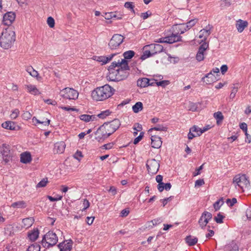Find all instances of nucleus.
<instances>
[{"instance_id": "obj_47", "label": "nucleus", "mask_w": 251, "mask_h": 251, "mask_svg": "<svg viewBox=\"0 0 251 251\" xmlns=\"http://www.w3.org/2000/svg\"><path fill=\"white\" fill-rule=\"evenodd\" d=\"M48 182V181L47 178H44L37 184L36 187L37 188L44 187L46 186Z\"/></svg>"}, {"instance_id": "obj_41", "label": "nucleus", "mask_w": 251, "mask_h": 251, "mask_svg": "<svg viewBox=\"0 0 251 251\" xmlns=\"http://www.w3.org/2000/svg\"><path fill=\"white\" fill-rule=\"evenodd\" d=\"M40 245L37 243H35L29 246L26 251H40Z\"/></svg>"}, {"instance_id": "obj_36", "label": "nucleus", "mask_w": 251, "mask_h": 251, "mask_svg": "<svg viewBox=\"0 0 251 251\" xmlns=\"http://www.w3.org/2000/svg\"><path fill=\"white\" fill-rule=\"evenodd\" d=\"M238 87H239L238 83L234 84L233 85V86L232 87L231 92V93L230 94V96H229V98L230 99L232 100L235 98L236 94L238 91Z\"/></svg>"}, {"instance_id": "obj_62", "label": "nucleus", "mask_w": 251, "mask_h": 251, "mask_svg": "<svg viewBox=\"0 0 251 251\" xmlns=\"http://www.w3.org/2000/svg\"><path fill=\"white\" fill-rule=\"evenodd\" d=\"M151 15V13L150 11H147L145 13H142L140 16L144 20H145V19H147Z\"/></svg>"}, {"instance_id": "obj_40", "label": "nucleus", "mask_w": 251, "mask_h": 251, "mask_svg": "<svg viewBox=\"0 0 251 251\" xmlns=\"http://www.w3.org/2000/svg\"><path fill=\"white\" fill-rule=\"evenodd\" d=\"M152 55H153V54H152L151 50H146L144 51L143 54L141 55L140 58L141 60H144L147 58L148 57H149Z\"/></svg>"}, {"instance_id": "obj_28", "label": "nucleus", "mask_w": 251, "mask_h": 251, "mask_svg": "<svg viewBox=\"0 0 251 251\" xmlns=\"http://www.w3.org/2000/svg\"><path fill=\"white\" fill-rule=\"evenodd\" d=\"M149 82L150 79L146 77L141 78L137 81V85L141 88H144L149 86Z\"/></svg>"}, {"instance_id": "obj_18", "label": "nucleus", "mask_w": 251, "mask_h": 251, "mask_svg": "<svg viewBox=\"0 0 251 251\" xmlns=\"http://www.w3.org/2000/svg\"><path fill=\"white\" fill-rule=\"evenodd\" d=\"M210 33V27L209 26H206L205 29H202L200 31L199 38H203L202 42H205Z\"/></svg>"}, {"instance_id": "obj_44", "label": "nucleus", "mask_w": 251, "mask_h": 251, "mask_svg": "<svg viewBox=\"0 0 251 251\" xmlns=\"http://www.w3.org/2000/svg\"><path fill=\"white\" fill-rule=\"evenodd\" d=\"M93 117L94 118V116L87 114H83L80 116V120L87 122L92 120V119Z\"/></svg>"}, {"instance_id": "obj_16", "label": "nucleus", "mask_w": 251, "mask_h": 251, "mask_svg": "<svg viewBox=\"0 0 251 251\" xmlns=\"http://www.w3.org/2000/svg\"><path fill=\"white\" fill-rule=\"evenodd\" d=\"M149 47L150 50H151L152 54L153 55L162 52L163 50V47L162 45L159 44H151L146 46Z\"/></svg>"}, {"instance_id": "obj_53", "label": "nucleus", "mask_w": 251, "mask_h": 251, "mask_svg": "<svg viewBox=\"0 0 251 251\" xmlns=\"http://www.w3.org/2000/svg\"><path fill=\"white\" fill-rule=\"evenodd\" d=\"M22 116L23 119L27 120L31 118L32 115L28 111H24Z\"/></svg>"}, {"instance_id": "obj_43", "label": "nucleus", "mask_w": 251, "mask_h": 251, "mask_svg": "<svg viewBox=\"0 0 251 251\" xmlns=\"http://www.w3.org/2000/svg\"><path fill=\"white\" fill-rule=\"evenodd\" d=\"M111 113V112L109 110H106L101 112L98 115V117L100 119H103L107 116H109Z\"/></svg>"}, {"instance_id": "obj_56", "label": "nucleus", "mask_w": 251, "mask_h": 251, "mask_svg": "<svg viewBox=\"0 0 251 251\" xmlns=\"http://www.w3.org/2000/svg\"><path fill=\"white\" fill-rule=\"evenodd\" d=\"M198 20L197 19H194L190 20L188 22H187L186 24L188 25V27H189L190 28L194 26L195 24L197 23Z\"/></svg>"}, {"instance_id": "obj_1", "label": "nucleus", "mask_w": 251, "mask_h": 251, "mask_svg": "<svg viewBox=\"0 0 251 251\" xmlns=\"http://www.w3.org/2000/svg\"><path fill=\"white\" fill-rule=\"evenodd\" d=\"M115 89L108 84L98 87L92 91L91 96L96 101H102L111 97L114 93Z\"/></svg>"}, {"instance_id": "obj_25", "label": "nucleus", "mask_w": 251, "mask_h": 251, "mask_svg": "<svg viewBox=\"0 0 251 251\" xmlns=\"http://www.w3.org/2000/svg\"><path fill=\"white\" fill-rule=\"evenodd\" d=\"M20 160L21 162L25 164L29 163L31 161L30 153L28 152L22 153L21 154Z\"/></svg>"}, {"instance_id": "obj_21", "label": "nucleus", "mask_w": 251, "mask_h": 251, "mask_svg": "<svg viewBox=\"0 0 251 251\" xmlns=\"http://www.w3.org/2000/svg\"><path fill=\"white\" fill-rule=\"evenodd\" d=\"M151 146L153 148L158 149L162 145L161 138L157 136H152L151 137Z\"/></svg>"}, {"instance_id": "obj_61", "label": "nucleus", "mask_w": 251, "mask_h": 251, "mask_svg": "<svg viewBox=\"0 0 251 251\" xmlns=\"http://www.w3.org/2000/svg\"><path fill=\"white\" fill-rule=\"evenodd\" d=\"M240 127L241 129L243 130V131L245 132V133L248 132V126L245 123H243L240 124Z\"/></svg>"}, {"instance_id": "obj_42", "label": "nucleus", "mask_w": 251, "mask_h": 251, "mask_svg": "<svg viewBox=\"0 0 251 251\" xmlns=\"http://www.w3.org/2000/svg\"><path fill=\"white\" fill-rule=\"evenodd\" d=\"M223 203L224 201L222 198L216 201L213 204L215 211L218 210Z\"/></svg>"}, {"instance_id": "obj_5", "label": "nucleus", "mask_w": 251, "mask_h": 251, "mask_svg": "<svg viewBox=\"0 0 251 251\" xmlns=\"http://www.w3.org/2000/svg\"><path fill=\"white\" fill-rule=\"evenodd\" d=\"M59 95L64 99L75 100L78 98V93L73 88L67 87L61 90Z\"/></svg>"}, {"instance_id": "obj_2", "label": "nucleus", "mask_w": 251, "mask_h": 251, "mask_svg": "<svg viewBox=\"0 0 251 251\" xmlns=\"http://www.w3.org/2000/svg\"><path fill=\"white\" fill-rule=\"evenodd\" d=\"M16 40L15 33L11 29H5L0 37V46L4 49L11 48Z\"/></svg>"}, {"instance_id": "obj_46", "label": "nucleus", "mask_w": 251, "mask_h": 251, "mask_svg": "<svg viewBox=\"0 0 251 251\" xmlns=\"http://www.w3.org/2000/svg\"><path fill=\"white\" fill-rule=\"evenodd\" d=\"M225 218V216L222 215L220 213H219L217 216H215L214 218V220L218 224H222L223 223V219Z\"/></svg>"}, {"instance_id": "obj_6", "label": "nucleus", "mask_w": 251, "mask_h": 251, "mask_svg": "<svg viewBox=\"0 0 251 251\" xmlns=\"http://www.w3.org/2000/svg\"><path fill=\"white\" fill-rule=\"evenodd\" d=\"M117 67H118L117 61L113 62L108 68L109 73L107 75V79L112 81H119V76H118V71Z\"/></svg>"}, {"instance_id": "obj_49", "label": "nucleus", "mask_w": 251, "mask_h": 251, "mask_svg": "<svg viewBox=\"0 0 251 251\" xmlns=\"http://www.w3.org/2000/svg\"><path fill=\"white\" fill-rule=\"evenodd\" d=\"M47 24L50 27H53L55 24L54 20L53 18L51 17H48L47 19Z\"/></svg>"}, {"instance_id": "obj_23", "label": "nucleus", "mask_w": 251, "mask_h": 251, "mask_svg": "<svg viewBox=\"0 0 251 251\" xmlns=\"http://www.w3.org/2000/svg\"><path fill=\"white\" fill-rule=\"evenodd\" d=\"M202 79L206 84H210L216 80V77L211 72L202 77Z\"/></svg>"}, {"instance_id": "obj_51", "label": "nucleus", "mask_w": 251, "mask_h": 251, "mask_svg": "<svg viewBox=\"0 0 251 251\" xmlns=\"http://www.w3.org/2000/svg\"><path fill=\"white\" fill-rule=\"evenodd\" d=\"M237 202V200L235 198H232L231 200L227 199L226 201V203L231 207L234 205Z\"/></svg>"}, {"instance_id": "obj_48", "label": "nucleus", "mask_w": 251, "mask_h": 251, "mask_svg": "<svg viewBox=\"0 0 251 251\" xmlns=\"http://www.w3.org/2000/svg\"><path fill=\"white\" fill-rule=\"evenodd\" d=\"M190 131H192L193 132H195L196 135L197 136H199L200 135H197L199 134L201 131V128L199 127L196 126H193L191 128H190Z\"/></svg>"}, {"instance_id": "obj_13", "label": "nucleus", "mask_w": 251, "mask_h": 251, "mask_svg": "<svg viewBox=\"0 0 251 251\" xmlns=\"http://www.w3.org/2000/svg\"><path fill=\"white\" fill-rule=\"evenodd\" d=\"M1 153L2 156L3 161L8 163L11 159L10 154V146L8 145L3 144L1 148Z\"/></svg>"}, {"instance_id": "obj_9", "label": "nucleus", "mask_w": 251, "mask_h": 251, "mask_svg": "<svg viewBox=\"0 0 251 251\" xmlns=\"http://www.w3.org/2000/svg\"><path fill=\"white\" fill-rule=\"evenodd\" d=\"M125 37L121 34H114L110 39L108 46L111 50L117 49L123 42Z\"/></svg>"}, {"instance_id": "obj_64", "label": "nucleus", "mask_w": 251, "mask_h": 251, "mask_svg": "<svg viewBox=\"0 0 251 251\" xmlns=\"http://www.w3.org/2000/svg\"><path fill=\"white\" fill-rule=\"evenodd\" d=\"M162 222V221L161 218L155 219H154V220H152L151 221V222L152 223V224L153 226H156V225L161 223Z\"/></svg>"}, {"instance_id": "obj_31", "label": "nucleus", "mask_w": 251, "mask_h": 251, "mask_svg": "<svg viewBox=\"0 0 251 251\" xmlns=\"http://www.w3.org/2000/svg\"><path fill=\"white\" fill-rule=\"evenodd\" d=\"M185 240L186 243L190 246H194L198 242V238L192 235L187 236Z\"/></svg>"}, {"instance_id": "obj_35", "label": "nucleus", "mask_w": 251, "mask_h": 251, "mask_svg": "<svg viewBox=\"0 0 251 251\" xmlns=\"http://www.w3.org/2000/svg\"><path fill=\"white\" fill-rule=\"evenodd\" d=\"M214 117L216 120V123L218 125H220L224 120V116L221 112L218 111L214 114Z\"/></svg>"}, {"instance_id": "obj_54", "label": "nucleus", "mask_w": 251, "mask_h": 251, "mask_svg": "<svg viewBox=\"0 0 251 251\" xmlns=\"http://www.w3.org/2000/svg\"><path fill=\"white\" fill-rule=\"evenodd\" d=\"M62 196L57 195L56 197H52L50 196H48V198L51 201H58L61 200L62 199Z\"/></svg>"}, {"instance_id": "obj_15", "label": "nucleus", "mask_w": 251, "mask_h": 251, "mask_svg": "<svg viewBox=\"0 0 251 251\" xmlns=\"http://www.w3.org/2000/svg\"><path fill=\"white\" fill-rule=\"evenodd\" d=\"M15 13L12 12H7L3 16L2 23L4 25H10L15 20Z\"/></svg>"}, {"instance_id": "obj_29", "label": "nucleus", "mask_w": 251, "mask_h": 251, "mask_svg": "<svg viewBox=\"0 0 251 251\" xmlns=\"http://www.w3.org/2000/svg\"><path fill=\"white\" fill-rule=\"evenodd\" d=\"M116 55L115 53H113L109 55V56H98L97 57L96 60L99 62H102V64H105L107 63L109 61L111 60L113 57Z\"/></svg>"}, {"instance_id": "obj_37", "label": "nucleus", "mask_w": 251, "mask_h": 251, "mask_svg": "<svg viewBox=\"0 0 251 251\" xmlns=\"http://www.w3.org/2000/svg\"><path fill=\"white\" fill-rule=\"evenodd\" d=\"M142 109L143 104L141 102H137L132 106L133 111L135 113L139 112Z\"/></svg>"}, {"instance_id": "obj_14", "label": "nucleus", "mask_w": 251, "mask_h": 251, "mask_svg": "<svg viewBox=\"0 0 251 251\" xmlns=\"http://www.w3.org/2000/svg\"><path fill=\"white\" fill-rule=\"evenodd\" d=\"M208 43L203 42L199 48L198 51L196 55V59L198 61H202L204 58V52L208 48Z\"/></svg>"}, {"instance_id": "obj_57", "label": "nucleus", "mask_w": 251, "mask_h": 251, "mask_svg": "<svg viewBox=\"0 0 251 251\" xmlns=\"http://www.w3.org/2000/svg\"><path fill=\"white\" fill-rule=\"evenodd\" d=\"M189 110L192 111H195L197 110V106L196 104L193 102H189Z\"/></svg>"}, {"instance_id": "obj_34", "label": "nucleus", "mask_w": 251, "mask_h": 251, "mask_svg": "<svg viewBox=\"0 0 251 251\" xmlns=\"http://www.w3.org/2000/svg\"><path fill=\"white\" fill-rule=\"evenodd\" d=\"M26 87L28 91L31 94L36 95L40 94L39 90L37 89L35 85H27L26 86Z\"/></svg>"}, {"instance_id": "obj_55", "label": "nucleus", "mask_w": 251, "mask_h": 251, "mask_svg": "<svg viewBox=\"0 0 251 251\" xmlns=\"http://www.w3.org/2000/svg\"><path fill=\"white\" fill-rule=\"evenodd\" d=\"M144 133L143 132H141L140 133V135L137 137L136 138H135L133 143L134 144H137L138 143L141 139L143 138L144 136Z\"/></svg>"}, {"instance_id": "obj_10", "label": "nucleus", "mask_w": 251, "mask_h": 251, "mask_svg": "<svg viewBox=\"0 0 251 251\" xmlns=\"http://www.w3.org/2000/svg\"><path fill=\"white\" fill-rule=\"evenodd\" d=\"M146 166L149 173L154 175L157 173L160 165L155 159H151L148 160Z\"/></svg>"}, {"instance_id": "obj_32", "label": "nucleus", "mask_w": 251, "mask_h": 251, "mask_svg": "<svg viewBox=\"0 0 251 251\" xmlns=\"http://www.w3.org/2000/svg\"><path fill=\"white\" fill-rule=\"evenodd\" d=\"M39 232L38 229H34L28 233V237L31 241H35L39 236Z\"/></svg>"}, {"instance_id": "obj_20", "label": "nucleus", "mask_w": 251, "mask_h": 251, "mask_svg": "<svg viewBox=\"0 0 251 251\" xmlns=\"http://www.w3.org/2000/svg\"><path fill=\"white\" fill-rule=\"evenodd\" d=\"M248 25V23L246 21H243L239 19L236 22V27L239 32H242L245 27Z\"/></svg>"}, {"instance_id": "obj_38", "label": "nucleus", "mask_w": 251, "mask_h": 251, "mask_svg": "<svg viewBox=\"0 0 251 251\" xmlns=\"http://www.w3.org/2000/svg\"><path fill=\"white\" fill-rule=\"evenodd\" d=\"M135 55V52L133 50H128L125 52L123 53V56L124 57V59L126 60V59H129L132 58Z\"/></svg>"}, {"instance_id": "obj_4", "label": "nucleus", "mask_w": 251, "mask_h": 251, "mask_svg": "<svg viewBox=\"0 0 251 251\" xmlns=\"http://www.w3.org/2000/svg\"><path fill=\"white\" fill-rule=\"evenodd\" d=\"M58 241V237L56 233L50 231L45 234L42 240V244L44 247L46 246H53L55 245Z\"/></svg>"}, {"instance_id": "obj_52", "label": "nucleus", "mask_w": 251, "mask_h": 251, "mask_svg": "<svg viewBox=\"0 0 251 251\" xmlns=\"http://www.w3.org/2000/svg\"><path fill=\"white\" fill-rule=\"evenodd\" d=\"M20 111L18 109H14L10 115L12 119H15L19 115Z\"/></svg>"}, {"instance_id": "obj_8", "label": "nucleus", "mask_w": 251, "mask_h": 251, "mask_svg": "<svg viewBox=\"0 0 251 251\" xmlns=\"http://www.w3.org/2000/svg\"><path fill=\"white\" fill-rule=\"evenodd\" d=\"M103 125L108 134L111 135L119 128L121 122L119 120L115 119L112 121L104 123Z\"/></svg>"}, {"instance_id": "obj_19", "label": "nucleus", "mask_w": 251, "mask_h": 251, "mask_svg": "<svg viewBox=\"0 0 251 251\" xmlns=\"http://www.w3.org/2000/svg\"><path fill=\"white\" fill-rule=\"evenodd\" d=\"M66 144L64 142H57L54 145V151L56 153H62L64 152Z\"/></svg>"}, {"instance_id": "obj_17", "label": "nucleus", "mask_w": 251, "mask_h": 251, "mask_svg": "<svg viewBox=\"0 0 251 251\" xmlns=\"http://www.w3.org/2000/svg\"><path fill=\"white\" fill-rule=\"evenodd\" d=\"M167 38L168 44H173L182 41V37L173 31L170 36H167Z\"/></svg>"}, {"instance_id": "obj_58", "label": "nucleus", "mask_w": 251, "mask_h": 251, "mask_svg": "<svg viewBox=\"0 0 251 251\" xmlns=\"http://www.w3.org/2000/svg\"><path fill=\"white\" fill-rule=\"evenodd\" d=\"M125 7L127 9L134 11L133 8L134 6L133 5V3L132 2H126L125 3Z\"/></svg>"}, {"instance_id": "obj_11", "label": "nucleus", "mask_w": 251, "mask_h": 251, "mask_svg": "<svg viewBox=\"0 0 251 251\" xmlns=\"http://www.w3.org/2000/svg\"><path fill=\"white\" fill-rule=\"evenodd\" d=\"M95 139L99 142L103 141L105 139L107 138L110 135L108 134V132L106 130L103 125L101 126L95 132Z\"/></svg>"}, {"instance_id": "obj_45", "label": "nucleus", "mask_w": 251, "mask_h": 251, "mask_svg": "<svg viewBox=\"0 0 251 251\" xmlns=\"http://www.w3.org/2000/svg\"><path fill=\"white\" fill-rule=\"evenodd\" d=\"M167 127L162 125H157L155 127L151 128L149 131L155 130L158 131H167Z\"/></svg>"}, {"instance_id": "obj_33", "label": "nucleus", "mask_w": 251, "mask_h": 251, "mask_svg": "<svg viewBox=\"0 0 251 251\" xmlns=\"http://www.w3.org/2000/svg\"><path fill=\"white\" fill-rule=\"evenodd\" d=\"M34 222V219L33 217H28L23 219L22 222L25 228L30 227Z\"/></svg>"}, {"instance_id": "obj_30", "label": "nucleus", "mask_w": 251, "mask_h": 251, "mask_svg": "<svg viewBox=\"0 0 251 251\" xmlns=\"http://www.w3.org/2000/svg\"><path fill=\"white\" fill-rule=\"evenodd\" d=\"M27 206L26 203L24 201H20L12 203L11 207L14 208H25Z\"/></svg>"}, {"instance_id": "obj_60", "label": "nucleus", "mask_w": 251, "mask_h": 251, "mask_svg": "<svg viewBox=\"0 0 251 251\" xmlns=\"http://www.w3.org/2000/svg\"><path fill=\"white\" fill-rule=\"evenodd\" d=\"M83 205L84 207L82 211L86 210L90 206V202L87 199H84Z\"/></svg>"}, {"instance_id": "obj_27", "label": "nucleus", "mask_w": 251, "mask_h": 251, "mask_svg": "<svg viewBox=\"0 0 251 251\" xmlns=\"http://www.w3.org/2000/svg\"><path fill=\"white\" fill-rule=\"evenodd\" d=\"M1 126L3 128L11 130H16V125L15 123L11 121H6L2 124Z\"/></svg>"}, {"instance_id": "obj_39", "label": "nucleus", "mask_w": 251, "mask_h": 251, "mask_svg": "<svg viewBox=\"0 0 251 251\" xmlns=\"http://www.w3.org/2000/svg\"><path fill=\"white\" fill-rule=\"evenodd\" d=\"M26 71L33 77L38 76V73L37 71L35 70L32 67H28L26 69Z\"/></svg>"}, {"instance_id": "obj_3", "label": "nucleus", "mask_w": 251, "mask_h": 251, "mask_svg": "<svg viewBox=\"0 0 251 251\" xmlns=\"http://www.w3.org/2000/svg\"><path fill=\"white\" fill-rule=\"evenodd\" d=\"M118 67L117 70L118 71V75L119 81L123 80L126 79L128 75L129 70V67L128 65V61L125 59H121L120 61L119 60L117 62Z\"/></svg>"}, {"instance_id": "obj_12", "label": "nucleus", "mask_w": 251, "mask_h": 251, "mask_svg": "<svg viewBox=\"0 0 251 251\" xmlns=\"http://www.w3.org/2000/svg\"><path fill=\"white\" fill-rule=\"evenodd\" d=\"M212 218V215L211 213L207 211L203 212L199 220V224L201 228L205 227Z\"/></svg>"}, {"instance_id": "obj_24", "label": "nucleus", "mask_w": 251, "mask_h": 251, "mask_svg": "<svg viewBox=\"0 0 251 251\" xmlns=\"http://www.w3.org/2000/svg\"><path fill=\"white\" fill-rule=\"evenodd\" d=\"M182 24H176L172 26V31L180 35V34H183L185 32V29L183 27Z\"/></svg>"}, {"instance_id": "obj_59", "label": "nucleus", "mask_w": 251, "mask_h": 251, "mask_svg": "<svg viewBox=\"0 0 251 251\" xmlns=\"http://www.w3.org/2000/svg\"><path fill=\"white\" fill-rule=\"evenodd\" d=\"M204 184V180L203 179H199L196 181L195 186V187H200Z\"/></svg>"}, {"instance_id": "obj_7", "label": "nucleus", "mask_w": 251, "mask_h": 251, "mask_svg": "<svg viewBox=\"0 0 251 251\" xmlns=\"http://www.w3.org/2000/svg\"><path fill=\"white\" fill-rule=\"evenodd\" d=\"M233 183L235 187L237 185L239 187L243 189L244 186H247L250 184V181L247 179L245 175L238 174L236 175L233 178Z\"/></svg>"}, {"instance_id": "obj_26", "label": "nucleus", "mask_w": 251, "mask_h": 251, "mask_svg": "<svg viewBox=\"0 0 251 251\" xmlns=\"http://www.w3.org/2000/svg\"><path fill=\"white\" fill-rule=\"evenodd\" d=\"M225 251H239V247L236 243L232 241L225 247Z\"/></svg>"}, {"instance_id": "obj_22", "label": "nucleus", "mask_w": 251, "mask_h": 251, "mask_svg": "<svg viewBox=\"0 0 251 251\" xmlns=\"http://www.w3.org/2000/svg\"><path fill=\"white\" fill-rule=\"evenodd\" d=\"M73 242L70 240L66 244L64 242L60 243L58 245V247L60 249V251H71L72 249Z\"/></svg>"}, {"instance_id": "obj_50", "label": "nucleus", "mask_w": 251, "mask_h": 251, "mask_svg": "<svg viewBox=\"0 0 251 251\" xmlns=\"http://www.w3.org/2000/svg\"><path fill=\"white\" fill-rule=\"evenodd\" d=\"M170 82L169 80H162L160 81L156 82V85L158 86H162L163 87H165L166 86L168 85L169 84Z\"/></svg>"}, {"instance_id": "obj_63", "label": "nucleus", "mask_w": 251, "mask_h": 251, "mask_svg": "<svg viewBox=\"0 0 251 251\" xmlns=\"http://www.w3.org/2000/svg\"><path fill=\"white\" fill-rule=\"evenodd\" d=\"M133 129L137 131H140L142 129V125L138 123L136 124L134 126Z\"/></svg>"}]
</instances>
